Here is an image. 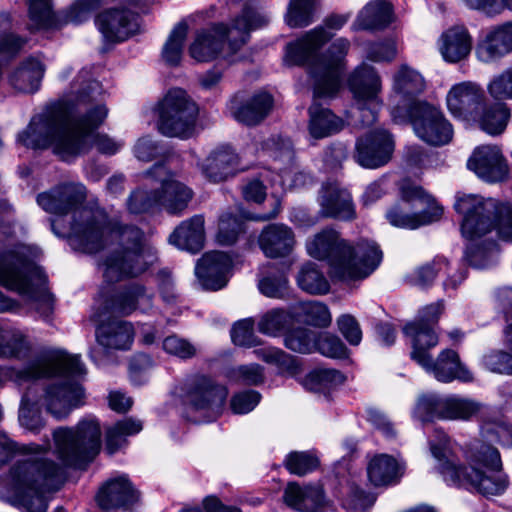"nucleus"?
<instances>
[{
    "instance_id": "obj_1",
    "label": "nucleus",
    "mask_w": 512,
    "mask_h": 512,
    "mask_svg": "<svg viewBox=\"0 0 512 512\" xmlns=\"http://www.w3.org/2000/svg\"><path fill=\"white\" fill-rule=\"evenodd\" d=\"M86 196L83 184L65 182L39 193L36 202L49 214H71L67 237L74 250L95 254L120 238L122 249L112 252L99 263L106 282L115 283L144 273L156 260L152 247L145 242L144 233L135 226L117 231L104 210L83 206ZM51 228L57 236H66L57 230L55 220H51Z\"/></svg>"
},
{
    "instance_id": "obj_2",
    "label": "nucleus",
    "mask_w": 512,
    "mask_h": 512,
    "mask_svg": "<svg viewBox=\"0 0 512 512\" xmlns=\"http://www.w3.org/2000/svg\"><path fill=\"white\" fill-rule=\"evenodd\" d=\"M55 451L63 465L39 457L49 449L29 444L24 450L34 454L14 464L7 476H0V499L19 506L26 512H47L44 494L57 490L65 479L63 466L83 469L101 448L100 424L96 419H84L75 428L61 427L53 432Z\"/></svg>"
},
{
    "instance_id": "obj_3",
    "label": "nucleus",
    "mask_w": 512,
    "mask_h": 512,
    "mask_svg": "<svg viewBox=\"0 0 512 512\" xmlns=\"http://www.w3.org/2000/svg\"><path fill=\"white\" fill-rule=\"evenodd\" d=\"M107 115L105 105L88 107L79 98H59L31 118L17 142L34 150L53 147L64 160L88 152L93 145L102 154L114 155L123 143L106 134H93Z\"/></svg>"
},
{
    "instance_id": "obj_4",
    "label": "nucleus",
    "mask_w": 512,
    "mask_h": 512,
    "mask_svg": "<svg viewBox=\"0 0 512 512\" xmlns=\"http://www.w3.org/2000/svg\"><path fill=\"white\" fill-rule=\"evenodd\" d=\"M429 443L432 455L439 461L438 469L449 485L471 487L484 496L501 495L507 489L508 476L501 471L500 454L491 445L473 442L466 452L469 467H465L451 456L450 440L443 431L435 430Z\"/></svg>"
},
{
    "instance_id": "obj_5",
    "label": "nucleus",
    "mask_w": 512,
    "mask_h": 512,
    "mask_svg": "<svg viewBox=\"0 0 512 512\" xmlns=\"http://www.w3.org/2000/svg\"><path fill=\"white\" fill-rule=\"evenodd\" d=\"M332 37L333 34L323 26H317L286 45L285 60L289 65L302 66L309 63L308 75L313 86V96H336L343 85L349 40L337 38L324 53L318 54Z\"/></svg>"
},
{
    "instance_id": "obj_6",
    "label": "nucleus",
    "mask_w": 512,
    "mask_h": 512,
    "mask_svg": "<svg viewBox=\"0 0 512 512\" xmlns=\"http://www.w3.org/2000/svg\"><path fill=\"white\" fill-rule=\"evenodd\" d=\"M305 246L311 257L327 261L332 275L340 280L364 279L382 261V251L374 241L360 239L351 244L332 227L307 239Z\"/></svg>"
},
{
    "instance_id": "obj_7",
    "label": "nucleus",
    "mask_w": 512,
    "mask_h": 512,
    "mask_svg": "<svg viewBox=\"0 0 512 512\" xmlns=\"http://www.w3.org/2000/svg\"><path fill=\"white\" fill-rule=\"evenodd\" d=\"M35 250L23 243L9 245L0 254V285L29 301L44 321H50L54 299L47 289V277L34 258Z\"/></svg>"
},
{
    "instance_id": "obj_8",
    "label": "nucleus",
    "mask_w": 512,
    "mask_h": 512,
    "mask_svg": "<svg viewBox=\"0 0 512 512\" xmlns=\"http://www.w3.org/2000/svg\"><path fill=\"white\" fill-rule=\"evenodd\" d=\"M142 183L126 199V209L133 215L153 214L164 209L170 215H181L194 192L175 178L164 163H156L142 174Z\"/></svg>"
},
{
    "instance_id": "obj_9",
    "label": "nucleus",
    "mask_w": 512,
    "mask_h": 512,
    "mask_svg": "<svg viewBox=\"0 0 512 512\" xmlns=\"http://www.w3.org/2000/svg\"><path fill=\"white\" fill-rule=\"evenodd\" d=\"M267 16L259 13L251 5H245L231 25L214 23L207 29L197 32L189 47L190 56L198 62H209L217 58L228 45L227 56L236 54L250 39V32L267 25Z\"/></svg>"
},
{
    "instance_id": "obj_10",
    "label": "nucleus",
    "mask_w": 512,
    "mask_h": 512,
    "mask_svg": "<svg viewBox=\"0 0 512 512\" xmlns=\"http://www.w3.org/2000/svg\"><path fill=\"white\" fill-rule=\"evenodd\" d=\"M391 119L396 124H411L416 136L432 146L448 144L453 128L442 111L420 98H393L389 104Z\"/></svg>"
},
{
    "instance_id": "obj_11",
    "label": "nucleus",
    "mask_w": 512,
    "mask_h": 512,
    "mask_svg": "<svg viewBox=\"0 0 512 512\" xmlns=\"http://www.w3.org/2000/svg\"><path fill=\"white\" fill-rule=\"evenodd\" d=\"M454 207L463 215L465 235H479L489 231L493 227L491 217H494L499 237L512 241V204L500 203L493 198L484 199L477 195L463 194L457 196Z\"/></svg>"
},
{
    "instance_id": "obj_12",
    "label": "nucleus",
    "mask_w": 512,
    "mask_h": 512,
    "mask_svg": "<svg viewBox=\"0 0 512 512\" xmlns=\"http://www.w3.org/2000/svg\"><path fill=\"white\" fill-rule=\"evenodd\" d=\"M447 107L454 117L475 122L490 136L503 134L512 114L500 98H447Z\"/></svg>"
},
{
    "instance_id": "obj_13",
    "label": "nucleus",
    "mask_w": 512,
    "mask_h": 512,
    "mask_svg": "<svg viewBox=\"0 0 512 512\" xmlns=\"http://www.w3.org/2000/svg\"><path fill=\"white\" fill-rule=\"evenodd\" d=\"M477 417L481 421V431L490 441H503L512 436V428L500 413L473 399L459 395L444 396L441 420L470 421Z\"/></svg>"
},
{
    "instance_id": "obj_14",
    "label": "nucleus",
    "mask_w": 512,
    "mask_h": 512,
    "mask_svg": "<svg viewBox=\"0 0 512 512\" xmlns=\"http://www.w3.org/2000/svg\"><path fill=\"white\" fill-rule=\"evenodd\" d=\"M399 192L403 201L408 203L419 202L425 208L419 213L410 214L405 212L400 204H396L386 212V218L391 225L399 228L417 229L440 219L443 208L422 187L409 179H403L399 183Z\"/></svg>"
},
{
    "instance_id": "obj_15",
    "label": "nucleus",
    "mask_w": 512,
    "mask_h": 512,
    "mask_svg": "<svg viewBox=\"0 0 512 512\" xmlns=\"http://www.w3.org/2000/svg\"><path fill=\"white\" fill-rule=\"evenodd\" d=\"M154 112L163 135L182 139L194 135L200 109L193 98H161Z\"/></svg>"
},
{
    "instance_id": "obj_16",
    "label": "nucleus",
    "mask_w": 512,
    "mask_h": 512,
    "mask_svg": "<svg viewBox=\"0 0 512 512\" xmlns=\"http://www.w3.org/2000/svg\"><path fill=\"white\" fill-rule=\"evenodd\" d=\"M421 344V337L416 338L415 347L411 352V358L423 367L428 373H431L438 381L449 383L455 379L462 382L473 380L472 373L460 361L456 351L445 349L438 355L436 361H433L428 353L430 348Z\"/></svg>"
},
{
    "instance_id": "obj_17",
    "label": "nucleus",
    "mask_w": 512,
    "mask_h": 512,
    "mask_svg": "<svg viewBox=\"0 0 512 512\" xmlns=\"http://www.w3.org/2000/svg\"><path fill=\"white\" fill-rule=\"evenodd\" d=\"M228 395L226 387L205 376H198L186 384L185 402L195 411L203 412L208 421L222 411Z\"/></svg>"
},
{
    "instance_id": "obj_18",
    "label": "nucleus",
    "mask_w": 512,
    "mask_h": 512,
    "mask_svg": "<svg viewBox=\"0 0 512 512\" xmlns=\"http://www.w3.org/2000/svg\"><path fill=\"white\" fill-rule=\"evenodd\" d=\"M141 17L125 7H111L95 16L94 22L106 43H120L138 34Z\"/></svg>"
},
{
    "instance_id": "obj_19",
    "label": "nucleus",
    "mask_w": 512,
    "mask_h": 512,
    "mask_svg": "<svg viewBox=\"0 0 512 512\" xmlns=\"http://www.w3.org/2000/svg\"><path fill=\"white\" fill-rule=\"evenodd\" d=\"M394 141L385 129H375L357 139L355 161L367 169H377L386 165L393 154Z\"/></svg>"
},
{
    "instance_id": "obj_20",
    "label": "nucleus",
    "mask_w": 512,
    "mask_h": 512,
    "mask_svg": "<svg viewBox=\"0 0 512 512\" xmlns=\"http://www.w3.org/2000/svg\"><path fill=\"white\" fill-rule=\"evenodd\" d=\"M96 341L100 348L90 350L91 360L98 366L104 364L106 351L108 350H126L129 349L134 336V330L131 323L123 320H112L102 322L96 327Z\"/></svg>"
},
{
    "instance_id": "obj_21",
    "label": "nucleus",
    "mask_w": 512,
    "mask_h": 512,
    "mask_svg": "<svg viewBox=\"0 0 512 512\" xmlns=\"http://www.w3.org/2000/svg\"><path fill=\"white\" fill-rule=\"evenodd\" d=\"M232 267L233 261L228 254L212 251L198 260L195 275L203 290L218 291L227 285Z\"/></svg>"
},
{
    "instance_id": "obj_22",
    "label": "nucleus",
    "mask_w": 512,
    "mask_h": 512,
    "mask_svg": "<svg viewBox=\"0 0 512 512\" xmlns=\"http://www.w3.org/2000/svg\"><path fill=\"white\" fill-rule=\"evenodd\" d=\"M84 390L77 382H57L48 385L43 396L47 412L57 419L65 418L83 402Z\"/></svg>"
},
{
    "instance_id": "obj_23",
    "label": "nucleus",
    "mask_w": 512,
    "mask_h": 512,
    "mask_svg": "<svg viewBox=\"0 0 512 512\" xmlns=\"http://www.w3.org/2000/svg\"><path fill=\"white\" fill-rule=\"evenodd\" d=\"M467 167L480 179L495 183L506 179L508 167L497 146L483 145L476 148L467 161Z\"/></svg>"
},
{
    "instance_id": "obj_24",
    "label": "nucleus",
    "mask_w": 512,
    "mask_h": 512,
    "mask_svg": "<svg viewBox=\"0 0 512 512\" xmlns=\"http://www.w3.org/2000/svg\"><path fill=\"white\" fill-rule=\"evenodd\" d=\"M153 307V295L138 283H133L116 291L106 302L109 313L128 316L135 311L146 313Z\"/></svg>"
},
{
    "instance_id": "obj_25",
    "label": "nucleus",
    "mask_w": 512,
    "mask_h": 512,
    "mask_svg": "<svg viewBox=\"0 0 512 512\" xmlns=\"http://www.w3.org/2000/svg\"><path fill=\"white\" fill-rule=\"evenodd\" d=\"M321 214L338 220H353L356 217L355 206L349 191L338 183L323 185L320 192Z\"/></svg>"
},
{
    "instance_id": "obj_26",
    "label": "nucleus",
    "mask_w": 512,
    "mask_h": 512,
    "mask_svg": "<svg viewBox=\"0 0 512 512\" xmlns=\"http://www.w3.org/2000/svg\"><path fill=\"white\" fill-rule=\"evenodd\" d=\"M443 310V301L429 304L419 311L416 321L407 323L404 326L403 332L412 339L413 348L415 347L418 335L421 337L420 346L424 345L428 348H433L438 344V336L433 326L438 322Z\"/></svg>"
},
{
    "instance_id": "obj_27",
    "label": "nucleus",
    "mask_w": 512,
    "mask_h": 512,
    "mask_svg": "<svg viewBox=\"0 0 512 512\" xmlns=\"http://www.w3.org/2000/svg\"><path fill=\"white\" fill-rule=\"evenodd\" d=\"M258 244L268 258H280L290 255L296 239L293 230L282 223L269 224L261 231Z\"/></svg>"
},
{
    "instance_id": "obj_28",
    "label": "nucleus",
    "mask_w": 512,
    "mask_h": 512,
    "mask_svg": "<svg viewBox=\"0 0 512 512\" xmlns=\"http://www.w3.org/2000/svg\"><path fill=\"white\" fill-rule=\"evenodd\" d=\"M493 227L483 233L467 236L463 232V223L461 224V232L463 237L469 240V244L466 247L464 253V261L470 266L478 269L488 268L494 265L497 261L499 249L498 244L491 239H483L492 230H496V218L491 217Z\"/></svg>"
},
{
    "instance_id": "obj_29",
    "label": "nucleus",
    "mask_w": 512,
    "mask_h": 512,
    "mask_svg": "<svg viewBox=\"0 0 512 512\" xmlns=\"http://www.w3.org/2000/svg\"><path fill=\"white\" fill-rule=\"evenodd\" d=\"M239 164V156L229 145L215 148L201 163L204 177L213 183L227 180L234 175Z\"/></svg>"
},
{
    "instance_id": "obj_30",
    "label": "nucleus",
    "mask_w": 512,
    "mask_h": 512,
    "mask_svg": "<svg viewBox=\"0 0 512 512\" xmlns=\"http://www.w3.org/2000/svg\"><path fill=\"white\" fill-rule=\"evenodd\" d=\"M512 52V22L491 28L477 44L476 54L480 61L489 63Z\"/></svg>"
},
{
    "instance_id": "obj_31",
    "label": "nucleus",
    "mask_w": 512,
    "mask_h": 512,
    "mask_svg": "<svg viewBox=\"0 0 512 512\" xmlns=\"http://www.w3.org/2000/svg\"><path fill=\"white\" fill-rule=\"evenodd\" d=\"M307 112V130L314 140L331 137L341 132L345 127L343 118L316 100L308 107Z\"/></svg>"
},
{
    "instance_id": "obj_32",
    "label": "nucleus",
    "mask_w": 512,
    "mask_h": 512,
    "mask_svg": "<svg viewBox=\"0 0 512 512\" xmlns=\"http://www.w3.org/2000/svg\"><path fill=\"white\" fill-rule=\"evenodd\" d=\"M137 500V493L126 476L108 480L96 495V501L102 509L128 507Z\"/></svg>"
},
{
    "instance_id": "obj_33",
    "label": "nucleus",
    "mask_w": 512,
    "mask_h": 512,
    "mask_svg": "<svg viewBox=\"0 0 512 512\" xmlns=\"http://www.w3.org/2000/svg\"><path fill=\"white\" fill-rule=\"evenodd\" d=\"M273 107V98H232L228 104L232 117L248 126L260 123Z\"/></svg>"
},
{
    "instance_id": "obj_34",
    "label": "nucleus",
    "mask_w": 512,
    "mask_h": 512,
    "mask_svg": "<svg viewBox=\"0 0 512 512\" xmlns=\"http://www.w3.org/2000/svg\"><path fill=\"white\" fill-rule=\"evenodd\" d=\"M45 70L39 59L29 56L10 74L9 83L19 93L35 94L40 89Z\"/></svg>"
},
{
    "instance_id": "obj_35",
    "label": "nucleus",
    "mask_w": 512,
    "mask_h": 512,
    "mask_svg": "<svg viewBox=\"0 0 512 512\" xmlns=\"http://www.w3.org/2000/svg\"><path fill=\"white\" fill-rule=\"evenodd\" d=\"M204 218L194 215L183 221L169 236V243L191 253L199 252L204 246Z\"/></svg>"
},
{
    "instance_id": "obj_36",
    "label": "nucleus",
    "mask_w": 512,
    "mask_h": 512,
    "mask_svg": "<svg viewBox=\"0 0 512 512\" xmlns=\"http://www.w3.org/2000/svg\"><path fill=\"white\" fill-rule=\"evenodd\" d=\"M283 499L287 506L296 511L318 512L324 503V492L320 486L301 487L293 482L287 485Z\"/></svg>"
},
{
    "instance_id": "obj_37",
    "label": "nucleus",
    "mask_w": 512,
    "mask_h": 512,
    "mask_svg": "<svg viewBox=\"0 0 512 512\" xmlns=\"http://www.w3.org/2000/svg\"><path fill=\"white\" fill-rule=\"evenodd\" d=\"M393 21V6L383 0L368 3L359 12L352 25L355 31H380L387 28Z\"/></svg>"
},
{
    "instance_id": "obj_38",
    "label": "nucleus",
    "mask_w": 512,
    "mask_h": 512,
    "mask_svg": "<svg viewBox=\"0 0 512 512\" xmlns=\"http://www.w3.org/2000/svg\"><path fill=\"white\" fill-rule=\"evenodd\" d=\"M440 52L445 61L457 63L465 59L472 49V37L464 26L456 25L441 36Z\"/></svg>"
},
{
    "instance_id": "obj_39",
    "label": "nucleus",
    "mask_w": 512,
    "mask_h": 512,
    "mask_svg": "<svg viewBox=\"0 0 512 512\" xmlns=\"http://www.w3.org/2000/svg\"><path fill=\"white\" fill-rule=\"evenodd\" d=\"M404 467L392 456L375 455L367 466V474L374 486H388L398 483Z\"/></svg>"
},
{
    "instance_id": "obj_40",
    "label": "nucleus",
    "mask_w": 512,
    "mask_h": 512,
    "mask_svg": "<svg viewBox=\"0 0 512 512\" xmlns=\"http://www.w3.org/2000/svg\"><path fill=\"white\" fill-rule=\"evenodd\" d=\"M24 1L27 5L28 17L31 22L28 26L30 32L62 28L60 11L54 12L53 0Z\"/></svg>"
},
{
    "instance_id": "obj_41",
    "label": "nucleus",
    "mask_w": 512,
    "mask_h": 512,
    "mask_svg": "<svg viewBox=\"0 0 512 512\" xmlns=\"http://www.w3.org/2000/svg\"><path fill=\"white\" fill-rule=\"evenodd\" d=\"M348 87L353 96H377L381 92V79L373 67L362 65L349 76Z\"/></svg>"
},
{
    "instance_id": "obj_42",
    "label": "nucleus",
    "mask_w": 512,
    "mask_h": 512,
    "mask_svg": "<svg viewBox=\"0 0 512 512\" xmlns=\"http://www.w3.org/2000/svg\"><path fill=\"white\" fill-rule=\"evenodd\" d=\"M143 426L141 421L126 418L118 421L106 431V450L114 454L127 444V437L138 434Z\"/></svg>"
},
{
    "instance_id": "obj_43",
    "label": "nucleus",
    "mask_w": 512,
    "mask_h": 512,
    "mask_svg": "<svg viewBox=\"0 0 512 512\" xmlns=\"http://www.w3.org/2000/svg\"><path fill=\"white\" fill-rule=\"evenodd\" d=\"M293 313L295 320L315 327H327L332 320L328 307L319 301L299 302Z\"/></svg>"
},
{
    "instance_id": "obj_44",
    "label": "nucleus",
    "mask_w": 512,
    "mask_h": 512,
    "mask_svg": "<svg viewBox=\"0 0 512 512\" xmlns=\"http://www.w3.org/2000/svg\"><path fill=\"white\" fill-rule=\"evenodd\" d=\"M299 288L312 295H323L329 292L330 285L323 272L313 262L305 263L297 275Z\"/></svg>"
},
{
    "instance_id": "obj_45",
    "label": "nucleus",
    "mask_w": 512,
    "mask_h": 512,
    "mask_svg": "<svg viewBox=\"0 0 512 512\" xmlns=\"http://www.w3.org/2000/svg\"><path fill=\"white\" fill-rule=\"evenodd\" d=\"M188 33V24L185 21L179 22L170 32L162 49L164 62L171 67L180 65L184 43Z\"/></svg>"
},
{
    "instance_id": "obj_46",
    "label": "nucleus",
    "mask_w": 512,
    "mask_h": 512,
    "mask_svg": "<svg viewBox=\"0 0 512 512\" xmlns=\"http://www.w3.org/2000/svg\"><path fill=\"white\" fill-rule=\"evenodd\" d=\"M354 103L346 112L347 120L355 126L366 127L377 120L378 98H353Z\"/></svg>"
},
{
    "instance_id": "obj_47",
    "label": "nucleus",
    "mask_w": 512,
    "mask_h": 512,
    "mask_svg": "<svg viewBox=\"0 0 512 512\" xmlns=\"http://www.w3.org/2000/svg\"><path fill=\"white\" fill-rule=\"evenodd\" d=\"M30 351V343L19 330H10L5 334L0 328V358H25Z\"/></svg>"
},
{
    "instance_id": "obj_48",
    "label": "nucleus",
    "mask_w": 512,
    "mask_h": 512,
    "mask_svg": "<svg viewBox=\"0 0 512 512\" xmlns=\"http://www.w3.org/2000/svg\"><path fill=\"white\" fill-rule=\"evenodd\" d=\"M425 86L422 75L407 66H403L394 76V90L400 96H419Z\"/></svg>"
},
{
    "instance_id": "obj_49",
    "label": "nucleus",
    "mask_w": 512,
    "mask_h": 512,
    "mask_svg": "<svg viewBox=\"0 0 512 512\" xmlns=\"http://www.w3.org/2000/svg\"><path fill=\"white\" fill-rule=\"evenodd\" d=\"M316 0H290L285 21L291 28H303L314 21Z\"/></svg>"
},
{
    "instance_id": "obj_50",
    "label": "nucleus",
    "mask_w": 512,
    "mask_h": 512,
    "mask_svg": "<svg viewBox=\"0 0 512 512\" xmlns=\"http://www.w3.org/2000/svg\"><path fill=\"white\" fill-rule=\"evenodd\" d=\"M345 380L343 374L335 369H316L312 371L305 379L304 385L306 389L317 392L326 393L332 388L342 384Z\"/></svg>"
},
{
    "instance_id": "obj_51",
    "label": "nucleus",
    "mask_w": 512,
    "mask_h": 512,
    "mask_svg": "<svg viewBox=\"0 0 512 512\" xmlns=\"http://www.w3.org/2000/svg\"><path fill=\"white\" fill-rule=\"evenodd\" d=\"M294 313L282 309H273L264 314L258 322V330L266 335L277 336L290 327L294 320Z\"/></svg>"
},
{
    "instance_id": "obj_52",
    "label": "nucleus",
    "mask_w": 512,
    "mask_h": 512,
    "mask_svg": "<svg viewBox=\"0 0 512 512\" xmlns=\"http://www.w3.org/2000/svg\"><path fill=\"white\" fill-rule=\"evenodd\" d=\"M444 396L434 393L422 394L418 397L413 417L421 422H430L435 419L441 420Z\"/></svg>"
},
{
    "instance_id": "obj_53",
    "label": "nucleus",
    "mask_w": 512,
    "mask_h": 512,
    "mask_svg": "<svg viewBox=\"0 0 512 512\" xmlns=\"http://www.w3.org/2000/svg\"><path fill=\"white\" fill-rule=\"evenodd\" d=\"M102 4L103 0H75L68 8L60 11L62 27L69 23L78 25L85 22Z\"/></svg>"
},
{
    "instance_id": "obj_54",
    "label": "nucleus",
    "mask_w": 512,
    "mask_h": 512,
    "mask_svg": "<svg viewBox=\"0 0 512 512\" xmlns=\"http://www.w3.org/2000/svg\"><path fill=\"white\" fill-rule=\"evenodd\" d=\"M32 389L29 388L25 392L21 399L20 410H19V421L22 427L30 431L33 434H38L45 423L37 411L32 408L37 404V399L31 395Z\"/></svg>"
},
{
    "instance_id": "obj_55",
    "label": "nucleus",
    "mask_w": 512,
    "mask_h": 512,
    "mask_svg": "<svg viewBox=\"0 0 512 512\" xmlns=\"http://www.w3.org/2000/svg\"><path fill=\"white\" fill-rule=\"evenodd\" d=\"M447 268V260L437 257L432 262L420 266L413 272L407 274L405 279L411 285L426 288L432 284L439 272Z\"/></svg>"
},
{
    "instance_id": "obj_56",
    "label": "nucleus",
    "mask_w": 512,
    "mask_h": 512,
    "mask_svg": "<svg viewBox=\"0 0 512 512\" xmlns=\"http://www.w3.org/2000/svg\"><path fill=\"white\" fill-rule=\"evenodd\" d=\"M317 334L307 328H297L285 335V346L295 352L308 354L316 349Z\"/></svg>"
},
{
    "instance_id": "obj_57",
    "label": "nucleus",
    "mask_w": 512,
    "mask_h": 512,
    "mask_svg": "<svg viewBox=\"0 0 512 512\" xmlns=\"http://www.w3.org/2000/svg\"><path fill=\"white\" fill-rule=\"evenodd\" d=\"M284 465L290 473L303 476L314 471L318 467L319 459L312 452L294 451L286 456Z\"/></svg>"
},
{
    "instance_id": "obj_58",
    "label": "nucleus",
    "mask_w": 512,
    "mask_h": 512,
    "mask_svg": "<svg viewBox=\"0 0 512 512\" xmlns=\"http://www.w3.org/2000/svg\"><path fill=\"white\" fill-rule=\"evenodd\" d=\"M243 225L244 222L239 217L231 213H224L219 219L217 241L221 245L234 244L244 230Z\"/></svg>"
},
{
    "instance_id": "obj_59",
    "label": "nucleus",
    "mask_w": 512,
    "mask_h": 512,
    "mask_svg": "<svg viewBox=\"0 0 512 512\" xmlns=\"http://www.w3.org/2000/svg\"><path fill=\"white\" fill-rule=\"evenodd\" d=\"M262 149L275 160H281L286 163H290L294 157L291 140L281 135H272L267 138L262 144Z\"/></svg>"
},
{
    "instance_id": "obj_60",
    "label": "nucleus",
    "mask_w": 512,
    "mask_h": 512,
    "mask_svg": "<svg viewBox=\"0 0 512 512\" xmlns=\"http://www.w3.org/2000/svg\"><path fill=\"white\" fill-rule=\"evenodd\" d=\"M227 376L231 382L248 386L259 385L264 381L263 369L258 364L231 368Z\"/></svg>"
},
{
    "instance_id": "obj_61",
    "label": "nucleus",
    "mask_w": 512,
    "mask_h": 512,
    "mask_svg": "<svg viewBox=\"0 0 512 512\" xmlns=\"http://www.w3.org/2000/svg\"><path fill=\"white\" fill-rule=\"evenodd\" d=\"M482 366L493 373L512 375V354L504 350H491L483 355Z\"/></svg>"
},
{
    "instance_id": "obj_62",
    "label": "nucleus",
    "mask_w": 512,
    "mask_h": 512,
    "mask_svg": "<svg viewBox=\"0 0 512 512\" xmlns=\"http://www.w3.org/2000/svg\"><path fill=\"white\" fill-rule=\"evenodd\" d=\"M231 339L237 346H257L259 341L254 333V322L251 319L236 322L231 329Z\"/></svg>"
},
{
    "instance_id": "obj_63",
    "label": "nucleus",
    "mask_w": 512,
    "mask_h": 512,
    "mask_svg": "<svg viewBox=\"0 0 512 512\" xmlns=\"http://www.w3.org/2000/svg\"><path fill=\"white\" fill-rule=\"evenodd\" d=\"M287 278L282 272H270L258 282L260 292L270 298H280L286 289Z\"/></svg>"
},
{
    "instance_id": "obj_64",
    "label": "nucleus",
    "mask_w": 512,
    "mask_h": 512,
    "mask_svg": "<svg viewBox=\"0 0 512 512\" xmlns=\"http://www.w3.org/2000/svg\"><path fill=\"white\" fill-rule=\"evenodd\" d=\"M315 350L330 358H346L348 356V350L341 339L329 334L317 336Z\"/></svg>"
}]
</instances>
